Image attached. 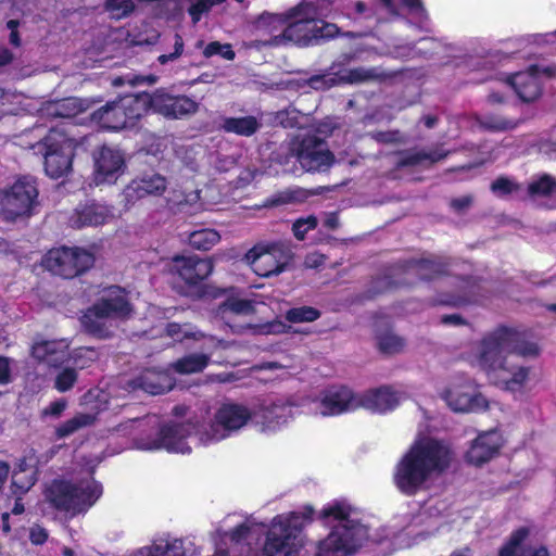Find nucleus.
Returning a JSON list of instances; mask_svg holds the SVG:
<instances>
[{"label": "nucleus", "mask_w": 556, "mask_h": 556, "mask_svg": "<svg viewBox=\"0 0 556 556\" xmlns=\"http://www.w3.org/2000/svg\"><path fill=\"white\" fill-rule=\"evenodd\" d=\"M539 353V345L528 340L525 332L502 326L473 346L469 362L483 370L491 383L516 392L526 386L530 368L516 364L514 356L534 357Z\"/></svg>", "instance_id": "obj_1"}, {"label": "nucleus", "mask_w": 556, "mask_h": 556, "mask_svg": "<svg viewBox=\"0 0 556 556\" xmlns=\"http://www.w3.org/2000/svg\"><path fill=\"white\" fill-rule=\"evenodd\" d=\"M451 462V451L442 442L419 437L399 460L394 483L404 494L417 493L433 476L444 471Z\"/></svg>", "instance_id": "obj_2"}, {"label": "nucleus", "mask_w": 556, "mask_h": 556, "mask_svg": "<svg viewBox=\"0 0 556 556\" xmlns=\"http://www.w3.org/2000/svg\"><path fill=\"white\" fill-rule=\"evenodd\" d=\"M320 518L330 527V532L318 542L317 556H349L370 540L380 541L358 520L356 509L346 501L328 503Z\"/></svg>", "instance_id": "obj_3"}, {"label": "nucleus", "mask_w": 556, "mask_h": 556, "mask_svg": "<svg viewBox=\"0 0 556 556\" xmlns=\"http://www.w3.org/2000/svg\"><path fill=\"white\" fill-rule=\"evenodd\" d=\"M157 425V417L146 416L122 422L114 431L130 438L134 445L142 451L165 450L168 453L189 454L192 451L190 439L193 437L199 441L197 432L201 425L191 419L186 422L169 421L159 429L154 438H150L147 432Z\"/></svg>", "instance_id": "obj_4"}, {"label": "nucleus", "mask_w": 556, "mask_h": 556, "mask_svg": "<svg viewBox=\"0 0 556 556\" xmlns=\"http://www.w3.org/2000/svg\"><path fill=\"white\" fill-rule=\"evenodd\" d=\"M258 26L270 30L282 29L280 35L274 37L276 45L290 41L306 46L319 39L331 38L338 31L334 24H326L319 18V13L311 3H302L285 15L263 14L258 20Z\"/></svg>", "instance_id": "obj_5"}, {"label": "nucleus", "mask_w": 556, "mask_h": 556, "mask_svg": "<svg viewBox=\"0 0 556 556\" xmlns=\"http://www.w3.org/2000/svg\"><path fill=\"white\" fill-rule=\"evenodd\" d=\"M101 460L99 456L87 460L81 478L54 480L47 489V500L72 516L86 513L102 495V486L92 477Z\"/></svg>", "instance_id": "obj_6"}, {"label": "nucleus", "mask_w": 556, "mask_h": 556, "mask_svg": "<svg viewBox=\"0 0 556 556\" xmlns=\"http://www.w3.org/2000/svg\"><path fill=\"white\" fill-rule=\"evenodd\" d=\"M126 292L112 286L81 317L83 327L98 338L110 337L118 324L131 315Z\"/></svg>", "instance_id": "obj_7"}, {"label": "nucleus", "mask_w": 556, "mask_h": 556, "mask_svg": "<svg viewBox=\"0 0 556 556\" xmlns=\"http://www.w3.org/2000/svg\"><path fill=\"white\" fill-rule=\"evenodd\" d=\"M312 517L313 509L311 507H305L302 511L276 516L268 529L263 555L296 556L304 544L301 532Z\"/></svg>", "instance_id": "obj_8"}, {"label": "nucleus", "mask_w": 556, "mask_h": 556, "mask_svg": "<svg viewBox=\"0 0 556 556\" xmlns=\"http://www.w3.org/2000/svg\"><path fill=\"white\" fill-rule=\"evenodd\" d=\"M250 421L254 424V412L248 406L227 402L214 413L213 418L198 429L199 443L211 445L238 433Z\"/></svg>", "instance_id": "obj_9"}, {"label": "nucleus", "mask_w": 556, "mask_h": 556, "mask_svg": "<svg viewBox=\"0 0 556 556\" xmlns=\"http://www.w3.org/2000/svg\"><path fill=\"white\" fill-rule=\"evenodd\" d=\"M75 126L68 122L52 128L45 137V169L51 178H60L72 168V160L78 140L74 135Z\"/></svg>", "instance_id": "obj_10"}, {"label": "nucleus", "mask_w": 556, "mask_h": 556, "mask_svg": "<svg viewBox=\"0 0 556 556\" xmlns=\"http://www.w3.org/2000/svg\"><path fill=\"white\" fill-rule=\"evenodd\" d=\"M149 93L127 94L98 110L93 119L110 130L134 127L149 112Z\"/></svg>", "instance_id": "obj_11"}, {"label": "nucleus", "mask_w": 556, "mask_h": 556, "mask_svg": "<svg viewBox=\"0 0 556 556\" xmlns=\"http://www.w3.org/2000/svg\"><path fill=\"white\" fill-rule=\"evenodd\" d=\"M305 401L293 396L264 399L253 409L254 426L262 433H277L294 420L298 409L305 405Z\"/></svg>", "instance_id": "obj_12"}, {"label": "nucleus", "mask_w": 556, "mask_h": 556, "mask_svg": "<svg viewBox=\"0 0 556 556\" xmlns=\"http://www.w3.org/2000/svg\"><path fill=\"white\" fill-rule=\"evenodd\" d=\"M440 397L457 413H477L489 408V401L469 377L457 375L451 378Z\"/></svg>", "instance_id": "obj_13"}, {"label": "nucleus", "mask_w": 556, "mask_h": 556, "mask_svg": "<svg viewBox=\"0 0 556 556\" xmlns=\"http://www.w3.org/2000/svg\"><path fill=\"white\" fill-rule=\"evenodd\" d=\"M38 189L30 177L17 179L0 193L1 212L7 220L29 216L37 204Z\"/></svg>", "instance_id": "obj_14"}, {"label": "nucleus", "mask_w": 556, "mask_h": 556, "mask_svg": "<svg viewBox=\"0 0 556 556\" xmlns=\"http://www.w3.org/2000/svg\"><path fill=\"white\" fill-rule=\"evenodd\" d=\"M93 255L80 248L50 250L42 260V266L54 275L73 278L93 265Z\"/></svg>", "instance_id": "obj_15"}, {"label": "nucleus", "mask_w": 556, "mask_h": 556, "mask_svg": "<svg viewBox=\"0 0 556 556\" xmlns=\"http://www.w3.org/2000/svg\"><path fill=\"white\" fill-rule=\"evenodd\" d=\"M245 258L256 275L269 277L285 270L291 260V252L282 243L260 244L251 249Z\"/></svg>", "instance_id": "obj_16"}, {"label": "nucleus", "mask_w": 556, "mask_h": 556, "mask_svg": "<svg viewBox=\"0 0 556 556\" xmlns=\"http://www.w3.org/2000/svg\"><path fill=\"white\" fill-rule=\"evenodd\" d=\"M311 401L317 414L324 417L339 416L359 408L358 393L345 386H330L321 390L316 399Z\"/></svg>", "instance_id": "obj_17"}, {"label": "nucleus", "mask_w": 556, "mask_h": 556, "mask_svg": "<svg viewBox=\"0 0 556 556\" xmlns=\"http://www.w3.org/2000/svg\"><path fill=\"white\" fill-rule=\"evenodd\" d=\"M292 152L306 172L326 170L334 161L326 143L315 136L298 138L292 144Z\"/></svg>", "instance_id": "obj_18"}, {"label": "nucleus", "mask_w": 556, "mask_h": 556, "mask_svg": "<svg viewBox=\"0 0 556 556\" xmlns=\"http://www.w3.org/2000/svg\"><path fill=\"white\" fill-rule=\"evenodd\" d=\"M235 516H228L224 520V525L216 531V552L215 556H226V547L230 545H239L242 543L251 544L253 540H257L263 532V526L245 520L242 523H232Z\"/></svg>", "instance_id": "obj_19"}, {"label": "nucleus", "mask_w": 556, "mask_h": 556, "mask_svg": "<svg viewBox=\"0 0 556 556\" xmlns=\"http://www.w3.org/2000/svg\"><path fill=\"white\" fill-rule=\"evenodd\" d=\"M92 179L97 186L113 185L126 170L124 153L115 148L102 147L93 154Z\"/></svg>", "instance_id": "obj_20"}, {"label": "nucleus", "mask_w": 556, "mask_h": 556, "mask_svg": "<svg viewBox=\"0 0 556 556\" xmlns=\"http://www.w3.org/2000/svg\"><path fill=\"white\" fill-rule=\"evenodd\" d=\"M213 267L211 260L194 255L175 256L169 264V270L189 286H195L206 279L212 274Z\"/></svg>", "instance_id": "obj_21"}, {"label": "nucleus", "mask_w": 556, "mask_h": 556, "mask_svg": "<svg viewBox=\"0 0 556 556\" xmlns=\"http://www.w3.org/2000/svg\"><path fill=\"white\" fill-rule=\"evenodd\" d=\"M149 110L166 117L180 118L193 114L198 110V103L188 97H174L164 91L149 93Z\"/></svg>", "instance_id": "obj_22"}, {"label": "nucleus", "mask_w": 556, "mask_h": 556, "mask_svg": "<svg viewBox=\"0 0 556 556\" xmlns=\"http://www.w3.org/2000/svg\"><path fill=\"white\" fill-rule=\"evenodd\" d=\"M503 445L504 438L498 430L481 432L472 441L466 453V459L472 465L480 466L495 457Z\"/></svg>", "instance_id": "obj_23"}, {"label": "nucleus", "mask_w": 556, "mask_h": 556, "mask_svg": "<svg viewBox=\"0 0 556 556\" xmlns=\"http://www.w3.org/2000/svg\"><path fill=\"white\" fill-rule=\"evenodd\" d=\"M403 400L404 395L391 387H381L358 393L359 408L363 407L379 414L394 409Z\"/></svg>", "instance_id": "obj_24"}, {"label": "nucleus", "mask_w": 556, "mask_h": 556, "mask_svg": "<svg viewBox=\"0 0 556 556\" xmlns=\"http://www.w3.org/2000/svg\"><path fill=\"white\" fill-rule=\"evenodd\" d=\"M115 218L116 214L113 207L102 203L89 202L79 205L75 210L71 217V224L78 228L85 226H100Z\"/></svg>", "instance_id": "obj_25"}, {"label": "nucleus", "mask_w": 556, "mask_h": 556, "mask_svg": "<svg viewBox=\"0 0 556 556\" xmlns=\"http://www.w3.org/2000/svg\"><path fill=\"white\" fill-rule=\"evenodd\" d=\"M70 342L66 339L41 340L31 346V355L49 366H60L70 359Z\"/></svg>", "instance_id": "obj_26"}, {"label": "nucleus", "mask_w": 556, "mask_h": 556, "mask_svg": "<svg viewBox=\"0 0 556 556\" xmlns=\"http://www.w3.org/2000/svg\"><path fill=\"white\" fill-rule=\"evenodd\" d=\"M174 384L175 379L172 377L169 369L160 371L148 369L136 380L128 383V391L141 389L149 394L156 395L170 391Z\"/></svg>", "instance_id": "obj_27"}, {"label": "nucleus", "mask_w": 556, "mask_h": 556, "mask_svg": "<svg viewBox=\"0 0 556 556\" xmlns=\"http://www.w3.org/2000/svg\"><path fill=\"white\" fill-rule=\"evenodd\" d=\"M530 530L521 527L514 531L500 551V556H549L544 546H531Z\"/></svg>", "instance_id": "obj_28"}, {"label": "nucleus", "mask_w": 556, "mask_h": 556, "mask_svg": "<svg viewBox=\"0 0 556 556\" xmlns=\"http://www.w3.org/2000/svg\"><path fill=\"white\" fill-rule=\"evenodd\" d=\"M540 67L536 65L530 66L525 72L514 74L509 78V84L518 94V97L526 102L535 100L541 93V83L539 73Z\"/></svg>", "instance_id": "obj_29"}, {"label": "nucleus", "mask_w": 556, "mask_h": 556, "mask_svg": "<svg viewBox=\"0 0 556 556\" xmlns=\"http://www.w3.org/2000/svg\"><path fill=\"white\" fill-rule=\"evenodd\" d=\"M125 556H185L184 542L169 534L155 538L150 545L127 553Z\"/></svg>", "instance_id": "obj_30"}, {"label": "nucleus", "mask_w": 556, "mask_h": 556, "mask_svg": "<svg viewBox=\"0 0 556 556\" xmlns=\"http://www.w3.org/2000/svg\"><path fill=\"white\" fill-rule=\"evenodd\" d=\"M166 334L172 338L176 342H182L187 339H192L199 341L201 339H206L207 344L206 349L211 346L214 349H227L229 346L228 342L216 339L212 336H205L203 332L199 331L191 324L179 325L177 323H169L165 328Z\"/></svg>", "instance_id": "obj_31"}, {"label": "nucleus", "mask_w": 556, "mask_h": 556, "mask_svg": "<svg viewBox=\"0 0 556 556\" xmlns=\"http://www.w3.org/2000/svg\"><path fill=\"white\" fill-rule=\"evenodd\" d=\"M11 493L26 494L37 481V469L27 458L18 459L11 472Z\"/></svg>", "instance_id": "obj_32"}, {"label": "nucleus", "mask_w": 556, "mask_h": 556, "mask_svg": "<svg viewBox=\"0 0 556 556\" xmlns=\"http://www.w3.org/2000/svg\"><path fill=\"white\" fill-rule=\"evenodd\" d=\"M254 300L241 299L239 296H228L216 311V317L232 328L231 320L233 316L249 315L254 312Z\"/></svg>", "instance_id": "obj_33"}, {"label": "nucleus", "mask_w": 556, "mask_h": 556, "mask_svg": "<svg viewBox=\"0 0 556 556\" xmlns=\"http://www.w3.org/2000/svg\"><path fill=\"white\" fill-rule=\"evenodd\" d=\"M87 109L85 100L71 97L48 103L43 112L52 117L70 119Z\"/></svg>", "instance_id": "obj_34"}, {"label": "nucleus", "mask_w": 556, "mask_h": 556, "mask_svg": "<svg viewBox=\"0 0 556 556\" xmlns=\"http://www.w3.org/2000/svg\"><path fill=\"white\" fill-rule=\"evenodd\" d=\"M210 353H193L186 355L170 365V369L180 375L201 372L207 367L214 348L207 349Z\"/></svg>", "instance_id": "obj_35"}, {"label": "nucleus", "mask_w": 556, "mask_h": 556, "mask_svg": "<svg viewBox=\"0 0 556 556\" xmlns=\"http://www.w3.org/2000/svg\"><path fill=\"white\" fill-rule=\"evenodd\" d=\"M220 126L227 132H233L239 136H251L256 132L261 124L254 116H243L224 118Z\"/></svg>", "instance_id": "obj_36"}, {"label": "nucleus", "mask_w": 556, "mask_h": 556, "mask_svg": "<svg viewBox=\"0 0 556 556\" xmlns=\"http://www.w3.org/2000/svg\"><path fill=\"white\" fill-rule=\"evenodd\" d=\"M96 413H79L55 429L56 437L66 438L77 430L92 425L96 420Z\"/></svg>", "instance_id": "obj_37"}, {"label": "nucleus", "mask_w": 556, "mask_h": 556, "mask_svg": "<svg viewBox=\"0 0 556 556\" xmlns=\"http://www.w3.org/2000/svg\"><path fill=\"white\" fill-rule=\"evenodd\" d=\"M555 192L556 181L548 175L533 179L527 188V195L533 201L547 198Z\"/></svg>", "instance_id": "obj_38"}, {"label": "nucleus", "mask_w": 556, "mask_h": 556, "mask_svg": "<svg viewBox=\"0 0 556 556\" xmlns=\"http://www.w3.org/2000/svg\"><path fill=\"white\" fill-rule=\"evenodd\" d=\"M220 240L219 233L214 229H199L188 235V241L191 247L198 250L207 251L217 244Z\"/></svg>", "instance_id": "obj_39"}, {"label": "nucleus", "mask_w": 556, "mask_h": 556, "mask_svg": "<svg viewBox=\"0 0 556 556\" xmlns=\"http://www.w3.org/2000/svg\"><path fill=\"white\" fill-rule=\"evenodd\" d=\"M144 197H147V190L143 189V185L136 178L124 188L121 194V204L127 211Z\"/></svg>", "instance_id": "obj_40"}, {"label": "nucleus", "mask_w": 556, "mask_h": 556, "mask_svg": "<svg viewBox=\"0 0 556 556\" xmlns=\"http://www.w3.org/2000/svg\"><path fill=\"white\" fill-rule=\"evenodd\" d=\"M377 344L379 350L384 354L400 353L405 346L404 340L391 331L378 334Z\"/></svg>", "instance_id": "obj_41"}, {"label": "nucleus", "mask_w": 556, "mask_h": 556, "mask_svg": "<svg viewBox=\"0 0 556 556\" xmlns=\"http://www.w3.org/2000/svg\"><path fill=\"white\" fill-rule=\"evenodd\" d=\"M199 200L200 192L198 190L191 191L189 193L175 190L172 192V195L168 197L167 202L172 207H194L195 205H198L195 208H201L202 204H199Z\"/></svg>", "instance_id": "obj_42"}, {"label": "nucleus", "mask_w": 556, "mask_h": 556, "mask_svg": "<svg viewBox=\"0 0 556 556\" xmlns=\"http://www.w3.org/2000/svg\"><path fill=\"white\" fill-rule=\"evenodd\" d=\"M147 190V195H160L166 189V179L160 174H148L138 178Z\"/></svg>", "instance_id": "obj_43"}, {"label": "nucleus", "mask_w": 556, "mask_h": 556, "mask_svg": "<svg viewBox=\"0 0 556 556\" xmlns=\"http://www.w3.org/2000/svg\"><path fill=\"white\" fill-rule=\"evenodd\" d=\"M319 316V311L312 306L293 307L286 314V318L290 323H311L318 319Z\"/></svg>", "instance_id": "obj_44"}, {"label": "nucleus", "mask_w": 556, "mask_h": 556, "mask_svg": "<svg viewBox=\"0 0 556 556\" xmlns=\"http://www.w3.org/2000/svg\"><path fill=\"white\" fill-rule=\"evenodd\" d=\"M135 9V0H108L106 10L113 18L126 17Z\"/></svg>", "instance_id": "obj_45"}, {"label": "nucleus", "mask_w": 556, "mask_h": 556, "mask_svg": "<svg viewBox=\"0 0 556 556\" xmlns=\"http://www.w3.org/2000/svg\"><path fill=\"white\" fill-rule=\"evenodd\" d=\"M520 186L510 178L498 177L491 185V190L496 197H506L520 191Z\"/></svg>", "instance_id": "obj_46"}, {"label": "nucleus", "mask_w": 556, "mask_h": 556, "mask_svg": "<svg viewBox=\"0 0 556 556\" xmlns=\"http://www.w3.org/2000/svg\"><path fill=\"white\" fill-rule=\"evenodd\" d=\"M98 358V352L92 348H79L70 353V359L79 368L89 366Z\"/></svg>", "instance_id": "obj_47"}, {"label": "nucleus", "mask_w": 556, "mask_h": 556, "mask_svg": "<svg viewBox=\"0 0 556 556\" xmlns=\"http://www.w3.org/2000/svg\"><path fill=\"white\" fill-rule=\"evenodd\" d=\"M445 156V153H439L437 151L434 152H418V153H409L406 155L403 160H401L400 165L406 166V165H417L421 164L424 162L428 163H434L440 161Z\"/></svg>", "instance_id": "obj_48"}, {"label": "nucleus", "mask_w": 556, "mask_h": 556, "mask_svg": "<svg viewBox=\"0 0 556 556\" xmlns=\"http://www.w3.org/2000/svg\"><path fill=\"white\" fill-rule=\"evenodd\" d=\"M336 78H330L331 83H358L368 78V73L362 68L344 70L334 73Z\"/></svg>", "instance_id": "obj_49"}, {"label": "nucleus", "mask_w": 556, "mask_h": 556, "mask_svg": "<svg viewBox=\"0 0 556 556\" xmlns=\"http://www.w3.org/2000/svg\"><path fill=\"white\" fill-rule=\"evenodd\" d=\"M409 270L419 275L422 279H431L439 273V267L432 261L421 260L409 265Z\"/></svg>", "instance_id": "obj_50"}, {"label": "nucleus", "mask_w": 556, "mask_h": 556, "mask_svg": "<svg viewBox=\"0 0 556 556\" xmlns=\"http://www.w3.org/2000/svg\"><path fill=\"white\" fill-rule=\"evenodd\" d=\"M307 198V192L303 189H287L279 192L273 200L274 204H285L290 202H301Z\"/></svg>", "instance_id": "obj_51"}, {"label": "nucleus", "mask_w": 556, "mask_h": 556, "mask_svg": "<svg viewBox=\"0 0 556 556\" xmlns=\"http://www.w3.org/2000/svg\"><path fill=\"white\" fill-rule=\"evenodd\" d=\"M203 53L206 58L219 54L225 60H228V61L235 59V52L231 49V46L228 43L223 45V43H219L218 41H213V42L208 43L205 47Z\"/></svg>", "instance_id": "obj_52"}, {"label": "nucleus", "mask_w": 556, "mask_h": 556, "mask_svg": "<svg viewBox=\"0 0 556 556\" xmlns=\"http://www.w3.org/2000/svg\"><path fill=\"white\" fill-rule=\"evenodd\" d=\"M317 226V218L315 216H307L299 218L294 222L292 230L296 239L303 240L305 235Z\"/></svg>", "instance_id": "obj_53"}, {"label": "nucleus", "mask_w": 556, "mask_h": 556, "mask_svg": "<svg viewBox=\"0 0 556 556\" xmlns=\"http://www.w3.org/2000/svg\"><path fill=\"white\" fill-rule=\"evenodd\" d=\"M76 379V371L74 369L66 368L56 376L55 388L60 392H66L74 386Z\"/></svg>", "instance_id": "obj_54"}, {"label": "nucleus", "mask_w": 556, "mask_h": 556, "mask_svg": "<svg viewBox=\"0 0 556 556\" xmlns=\"http://www.w3.org/2000/svg\"><path fill=\"white\" fill-rule=\"evenodd\" d=\"M247 328L250 329L253 334H271L285 332L286 325L281 321H271L263 325H249Z\"/></svg>", "instance_id": "obj_55"}, {"label": "nucleus", "mask_w": 556, "mask_h": 556, "mask_svg": "<svg viewBox=\"0 0 556 556\" xmlns=\"http://www.w3.org/2000/svg\"><path fill=\"white\" fill-rule=\"evenodd\" d=\"M482 125L492 130H507L516 127V123L500 116L485 117Z\"/></svg>", "instance_id": "obj_56"}, {"label": "nucleus", "mask_w": 556, "mask_h": 556, "mask_svg": "<svg viewBox=\"0 0 556 556\" xmlns=\"http://www.w3.org/2000/svg\"><path fill=\"white\" fill-rule=\"evenodd\" d=\"M182 51H184V40L180 35L176 34L175 35V43H174V52H172L169 54H161L157 60L161 64H165L169 61H175L182 54Z\"/></svg>", "instance_id": "obj_57"}, {"label": "nucleus", "mask_w": 556, "mask_h": 556, "mask_svg": "<svg viewBox=\"0 0 556 556\" xmlns=\"http://www.w3.org/2000/svg\"><path fill=\"white\" fill-rule=\"evenodd\" d=\"M67 402L63 399L52 402L49 406H47L42 410V416H50L53 418H58L62 415V413L66 409Z\"/></svg>", "instance_id": "obj_58"}, {"label": "nucleus", "mask_w": 556, "mask_h": 556, "mask_svg": "<svg viewBox=\"0 0 556 556\" xmlns=\"http://www.w3.org/2000/svg\"><path fill=\"white\" fill-rule=\"evenodd\" d=\"M210 10V4L207 0H199L189 8V14L193 21L197 23L200 21L203 13Z\"/></svg>", "instance_id": "obj_59"}, {"label": "nucleus", "mask_w": 556, "mask_h": 556, "mask_svg": "<svg viewBox=\"0 0 556 556\" xmlns=\"http://www.w3.org/2000/svg\"><path fill=\"white\" fill-rule=\"evenodd\" d=\"M29 539H30L31 543H34V544H37V545L42 544L47 541L48 533H47L46 529H43L42 527L34 526L30 528Z\"/></svg>", "instance_id": "obj_60"}, {"label": "nucleus", "mask_w": 556, "mask_h": 556, "mask_svg": "<svg viewBox=\"0 0 556 556\" xmlns=\"http://www.w3.org/2000/svg\"><path fill=\"white\" fill-rule=\"evenodd\" d=\"M296 114L295 110H288L279 113L278 119L283 127H294L298 125Z\"/></svg>", "instance_id": "obj_61"}, {"label": "nucleus", "mask_w": 556, "mask_h": 556, "mask_svg": "<svg viewBox=\"0 0 556 556\" xmlns=\"http://www.w3.org/2000/svg\"><path fill=\"white\" fill-rule=\"evenodd\" d=\"M18 25L20 23L16 20H10L7 23V27L10 30L9 41L14 47H20L21 45V38L17 30Z\"/></svg>", "instance_id": "obj_62"}, {"label": "nucleus", "mask_w": 556, "mask_h": 556, "mask_svg": "<svg viewBox=\"0 0 556 556\" xmlns=\"http://www.w3.org/2000/svg\"><path fill=\"white\" fill-rule=\"evenodd\" d=\"M11 379L10 359L0 357V384L9 383Z\"/></svg>", "instance_id": "obj_63"}, {"label": "nucleus", "mask_w": 556, "mask_h": 556, "mask_svg": "<svg viewBox=\"0 0 556 556\" xmlns=\"http://www.w3.org/2000/svg\"><path fill=\"white\" fill-rule=\"evenodd\" d=\"M325 262V256L320 253H311L305 257V266L308 268H317Z\"/></svg>", "instance_id": "obj_64"}]
</instances>
